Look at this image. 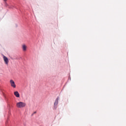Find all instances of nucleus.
<instances>
[{"label":"nucleus","instance_id":"obj_1","mask_svg":"<svg viewBox=\"0 0 126 126\" xmlns=\"http://www.w3.org/2000/svg\"><path fill=\"white\" fill-rule=\"evenodd\" d=\"M17 108H24L26 106V103L23 102H19L16 103Z\"/></svg>","mask_w":126,"mask_h":126},{"label":"nucleus","instance_id":"obj_2","mask_svg":"<svg viewBox=\"0 0 126 126\" xmlns=\"http://www.w3.org/2000/svg\"><path fill=\"white\" fill-rule=\"evenodd\" d=\"M59 100H60V97L58 96L57 98L55 100V101L54 102V109H57V106H58V104H59Z\"/></svg>","mask_w":126,"mask_h":126},{"label":"nucleus","instance_id":"obj_3","mask_svg":"<svg viewBox=\"0 0 126 126\" xmlns=\"http://www.w3.org/2000/svg\"><path fill=\"white\" fill-rule=\"evenodd\" d=\"M11 86L13 87V88H15L16 87V85H15V83L14 82V81L13 80H11L10 81Z\"/></svg>","mask_w":126,"mask_h":126},{"label":"nucleus","instance_id":"obj_4","mask_svg":"<svg viewBox=\"0 0 126 126\" xmlns=\"http://www.w3.org/2000/svg\"><path fill=\"white\" fill-rule=\"evenodd\" d=\"M3 60L5 62V63H6V64H8V59L7 58V57H5V56H3Z\"/></svg>","mask_w":126,"mask_h":126},{"label":"nucleus","instance_id":"obj_5","mask_svg":"<svg viewBox=\"0 0 126 126\" xmlns=\"http://www.w3.org/2000/svg\"><path fill=\"white\" fill-rule=\"evenodd\" d=\"M14 94L15 96H16V97H17V98H19V97H20V94H19V93H18L17 91L15 92L14 93Z\"/></svg>","mask_w":126,"mask_h":126},{"label":"nucleus","instance_id":"obj_6","mask_svg":"<svg viewBox=\"0 0 126 126\" xmlns=\"http://www.w3.org/2000/svg\"><path fill=\"white\" fill-rule=\"evenodd\" d=\"M26 45H25V44L23 45V51H26Z\"/></svg>","mask_w":126,"mask_h":126},{"label":"nucleus","instance_id":"obj_7","mask_svg":"<svg viewBox=\"0 0 126 126\" xmlns=\"http://www.w3.org/2000/svg\"><path fill=\"white\" fill-rule=\"evenodd\" d=\"M33 114H36V112H34L33 113Z\"/></svg>","mask_w":126,"mask_h":126}]
</instances>
